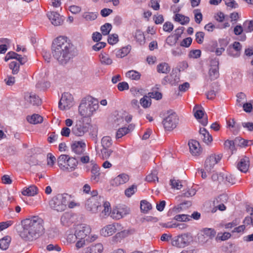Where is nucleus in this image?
<instances>
[{"mask_svg": "<svg viewBox=\"0 0 253 253\" xmlns=\"http://www.w3.org/2000/svg\"><path fill=\"white\" fill-rule=\"evenodd\" d=\"M74 49L73 44L66 37H58L53 41V57L61 64H66L76 55Z\"/></svg>", "mask_w": 253, "mask_h": 253, "instance_id": "obj_1", "label": "nucleus"}, {"mask_svg": "<svg viewBox=\"0 0 253 253\" xmlns=\"http://www.w3.org/2000/svg\"><path fill=\"white\" fill-rule=\"evenodd\" d=\"M43 223L42 219L38 216L22 220V230L20 236L26 241H33L38 238L43 232Z\"/></svg>", "mask_w": 253, "mask_h": 253, "instance_id": "obj_2", "label": "nucleus"}, {"mask_svg": "<svg viewBox=\"0 0 253 253\" xmlns=\"http://www.w3.org/2000/svg\"><path fill=\"white\" fill-rule=\"evenodd\" d=\"M98 108V101L91 96H87L81 100L79 106V113L84 119L91 116Z\"/></svg>", "mask_w": 253, "mask_h": 253, "instance_id": "obj_3", "label": "nucleus"}, {"mask_svg": "<svg viewBox=\"0 0 253 253\" xmlns=\"http://www.w3.org/2000/svg\"><path fill=\"white\" fill-rule=\"evenodd\" d=\"M71 197L66 193L58 194L49 201V205L52 209L57 211H62L66 209Z\"/></svg>", "mask_w": 253, "mask_h": 253, "instance_id": "obj_4", "label": "nucleus"}, {"mask_svg": "<svg viewBox=\"0 0 253 253\" xmlns=\"http://www.w3.org/2000/svg\"><path fill=\"white\" fill-rule=\"evenodd\" d=\"M95 150L98 156L103 160L109 159L113 162L120 158L119 154L109 148H101L100 150L98 147L95 146Z\"/></svg>", "mask_w": 253, "mask_h": 253, "instance_id": "obj_5", "label": "nucleus"}, {"mask_svg": "<svg viewBox=\"0 0 253 253\" xmlns=\"http://www.w3.org/2000/svg\"><path fill=\"white\" fill-rule=\"evenodd\" d=\"M192 240V236L188 233H184L172 238L171 243L177 248H184L189 245Z\"/></svg>", "mask_w": 253, "mask_h": 253, "instance_id": "obj_6", "label": "nucleus"}, {"mask_svg": "<svg viewBox=\"0 0 253 253\" xmlns=\"http://www.w3.org/2000/svg\"><path fill=\"white\" fill-rule=\"evenodd\" d=\"M168 114L164 119L163 124L166 130L170 131L176 127L179 119L176 114L174 112L169 111Z\"/></svg>", "mask_w": 253, "mask_h": 253, "instance_id": "obj_7", "label": "nucleus"}, {"mask_svg": "<svg viewBox=\"0 0 253 253\" xmlns=\"http://www.w3.org/2000/svg\"><path fill=\"white\" fill-rule=\"evenodd\" d=\"M104 198L99 196V197H93L88 198L85 203L86 209L92 212H96L101 208V205L104 203Z\"/></svg>", "mask_w": 253, "mask_h": 253, "instance_id": "obj_8", "label": "nucleus"}, {"mask_svg": "<svg viewBox=\"0 0 253 253\" xmlns=\"http://www.w3.org/2000/svg\"><path fill=\"white\" fill-rule=\"evenodd\" d=\"M123 229V226L121 223L115 222L103 227L101 230V234L104 237H108L117 231L122 230Z\"/></svg>", "mask_w": 253, "mask_h": 253, "instance_id": "obj_9", "label": "nucleus"}, {"mask_svg": "<svg viewBox=\"0 0 253 253\" xmlns=\"http://www.w3.org/2000/svg\"><path fill=\"white\" fill-rule=\"evenodd\" d=\"M58 105L61 110H64L70 109L73 105L72 95L68 92L63 93Z\"/></svg>", "mask_w": 253, "mask_h": 253, "instance_id": "obj_10", "label": "nucleus"}, {"mask_svg": "<svg viewBox=\"0 0 253 253\" xmlns=\"http://www.w3.org/2000/svg\"><path fill=\"white\" fill-rule=\"evenodd\" d=\"M88 124H84V120L82 118L78 121L72 128V132L76 136H83L88 129Z\"/></svg>", "mask_w": 253, "mask_h": 253, "instance_id": "obj_11", "label": "nucleus"}, {"mask_svg": "<svg viewBox=\"0 0 253 253\" xmlns=\"http://www.w3.org/2000/svg\"><path fill=\"white\" fill-rule=\"evenodd\" d=\"M75 232L78 239H85L91 232V228L85 224H78L75 227Z\"/></svg>", "mask_w": 253, "mask_h": 253, "instance_id": "obj_12", "label": "nucleus"}, {"mask_svg": "<svg viewBox=\"0 0 253 253\" xmlns=\"http://www.w3.org/2000/svg\"><path fill=\"white\" fill-rule=\"evenodd\" d=\"M216 234L213 228H205L201 231V234L198 236L199 241L202 243H206L209 239L214 237Z\"/></svg>", "mask_w": 253, "mask_h": 253, "instance_id": "obj_13", "label": "nucleus"}, {"mask_svg": "<svg viewBox=\"0 0 253 253\" xmlns=\"http://www.w3.org/2000/svg\"><path fill=\"white\" fill-rule=\"evenodd\" d=\"M211 66L209 71V75L211 80H214L218 78L219 74V60L214 58L211 61Z\"/></svg>", "mask_w": 253, "mask_h": 253, "instance_id": "obj_14", "label": "nucleus"}, {"mask_svg": "<svg viewBox=\"0 0 253 253\" xmlns=\"http://www.w3.org/2000/svg\"><path fill=\"white\" fill-rule=\"evenodd\" d=\"M221 157L220 155H212L209 156L206 159L205 164V168L207 171H211L213 167L220 160Z\"/></svg>", "mask_w": 253, "mask_h": 253, "instance_id": "obj_15", "label": "nucleus"}, {"mask_svg": "<svg viewBox=\"0 0 253 253\" xmlns=\"http://www.w3.org/2000/svg\"><path fill=\"white\" fill-rule=\"evenodd\" d=\"M195 117L200 120V123L204 126L208 124V118L204 116V111L201 107L195 106L193 109Z\"/></svg>", "mask_w": 253, "mask_h": 253, "instance_id": "obj_16", "label": "nucleus"}, {"mask_svg": "<svg viewBox=\"0 0 253 253\" xmlns=\"http://www.w3.org/2000/svg\"><path fill=\"white\" fill-rule=\"evenodd\" d=\"M112 237V241L114 243L120 242L121 240L127 237L129 235L133 234L134 232V230L131 229H124V228Z\"/></svg>", "mask_w": 253, "mask_h": 253, "instance_id": "obj_17", "label": "nucleus"}, {"mask_svg": "<svg viewBox=\"0 0 253 253\" xmlns=\"http://www.w3.org/2000/svg\"><path fill=\"white\" fill-rule=\"evenodd\" d=\"M46 15L51 23L56 26L61 25L63 22L62 17L56 12H48Z\"/></svg>", "mask_w": 253, "mask_h": 253, "instance_id": "obj_18", "label": "nucleus"}, {"mask_svg": "<svg viewBox=\"0 0 253 253\" xmlns=\"http://www.w3.org/2000/svg\"><path fill=\"white\" fill-rule=\"evenodd\" d=\"M250 166L249 158L246 156L241 157L237 164V168L241 172L246 173L248 171Z\"/></svg>", "mask_w": 253, "mask_h": 253, "instance_id": "obj_19", "label": "nucleus"}, {"mask_svg": "<svg viewBox=\"0 0 253 253\" xmlns=\"http://www.w3.org/2000/svg\"><path fill=\"white\" fill-rule=\"evenodd\" d=\"M129 176L125 173L118 175L111 181V185L113 186H118L127 182L129 180Z\"/></svg>", "mask_w": 253, "mask_h": 253, "instance_id": "obj_20", "label": "nucleus"}, {"mask_svg": "<svg viewBox=\"0 0 253 253\" xmlns=\"http://www.w3.org/2000/svg\"><path fill=\"white\" fill-rule=\"evenodd\" d=\"M24 99L33 105L39 106L42 103V101L39 96L35 94L27 92L25 94Z\"/></svg>", "mask_w": 253, "mask_h": 253, "instance_id": "obj_21", "label": "nucleus"}, {"mask_svg": "<svg viewBox=\"0 0 253 253\" xmlns=\"http://www.w3.org/2000/svg\"><path fill=\"white\" fill-rule=\"evenodd\" d=\"M85 144L82 141H75L71 145L73 152L76 154L81 155L84 151Z\"/></svg>", "mask_w": 253, "mask_h": 253, "instance_id": "obj_22", "label": "nucleus"}, {"mask_svg": "<svg viewBox=\"0 0 253 253\" xmlns=\"http://www.w3.org/2000/svg\"><path fill=\"white\" fill-rule=\"evenodd\" d=\"M103 246L102 244L98 243L92 245L85 248L83 253H102L103 251Z\"/></svg>", "mask_w": 253, "mask_h": 253, "instance_id": "obj_23", "label": "nucleus"}, {"mask_svg": "<svg viewBox=\"0 0 253 253\" xmlns=\"http://www.w3.org/2000/svg\"><path fill=\"white\" fill-rule=\"evenodd\" d=\"M189 149L191 153L193 156H198L201 153V148L199 143L194 140L189 141L188 143Z\"/></svg>", "mask_w": 253, "mask_h": 253, "instance_id": "obj_24", "label": "nucleus"}, {"mask_svg": "<svg viewBox=\"0 0 253 253\" xmlns=\"http://www.w3.org/2000/svg\"><path fill=\"white\" fill-rule=\"evenodd\" d=\"M74 221V218L72 213L65 212L61 217L62 224L65 226H69Z\"/></svg>", "mask_w": 253, "mask_h": 253, "instance_id": "obj_25", "label": "nucleus"}, {"mask_svg": "<svg viewBox=\"0 0 253 253\" xmlns=\"http://www.w3.org/2000/svg\"><path fill=\"white\" fill-rule=\"evenodd\" d=\"M100 168L97 165H94L91 169V180L93 182H98L100 178Z\"/></svg>", "mask_w": 253, "mask_h": 253, "instance_id": "obj_26", "label": "nucleus"}, {"mask_svg": "<svg viewBox=\"0 0 253 253\" xmlns=\"http://www.w3.org/2000/svg\"><path fill=\"white\" fill-rule=\"evenodd\" d=\"M199 133L201 139L205 143L209 144L212 142V136L205 128H201L199 130Z\"/></svg>", "mask_w": 253, "mask_h": 253, "instance_id": "obj_27", "label": "nucleus"}, {"mask_svg": "<svg viewBox=\"0 0 253 253\" xmlns=\"http://www.w3.org/2000/svg\"><path fill=\"white\" fill-rule=\"evenodd\" d=\"M233 48L236 51L235 53H233L230 51V49H227L228 55L234 57H238L240 55V52L242 50V45L238 42H235L233 44Z\"/></svg>", "mask_w": 253, "mask_h": 253, "instance_id": "obj_28", "label": "nucleus"}, {"mask_svg": "<svg viewBox=\"0 0 253 253\" xmlns=\"http://www.w3.org/2000/svg\"><path fill=\"white\" fill-rule=\"evenodd\" d=\"M69 158L67 155H61L57 159V164L61 169L63 171L67 170V162Z\"/></svg>", "mask_w": 253, "mask_h": 253, "instance_id": "obj_29", "label": "nucleus"}, {"mask_svg": "<svg viewBox=\"0 0 253 253\" xmlns=\"http://www.w3.org/2000/svg\"><path fill=\"white\" fill-rule=\"evenodd\" d=\"M126 213L123 208H115L111 212V216L113 219H120Z\"/></svg>", "mask_w": 253, "mask_h": 253, "instance_id": "obj_30", "label": "nucleus"}, {"mask_svg": "<svg viewBox=\"0 0 253 253\" xmlns=\"http://www.w3.org/2000/svg\"><path fill=\"white\" fill-rule=\"evenodd\" d=\"M38 188L35 185H31L23 189L22 194L24 196H33L37 194Z\"/></svg>", "mask_w": 253, "mask_h": 253, "instance_id": "obj_31", "label": "nucleus"}, {"mask_svg": "<svg viewBox=\"0 0 253 253\" xmlns=\"http://www.w3.org/2000/svg\"><path fill=\"white\" fill-rule=\"evenodd\" d=\"M78 164V161L75 157H70L69 156L67 162V170L66 171H73L77 167Z\"/></svg>", "mask_w": 253, "mask_h": 253, "instance_id": "obj_32", "label": "nucleus"}, {"mask_svg": "<svg viewBox=\"0 0 253 253\" xmlns=\"http://www.w3.org/2000/svg\"><path fill=\"white\" fill-rule=\"evenodd\" d=\"M27 120L30 124L35 125L42 123L43 121V118L41 116L35 114L31 116H27Z\"/></svg>", "mask_w": 253, "mask_h": 253, "instance_id": "obj_33", "label": "nucleus"}, {"mask_svg": "<svg viewBox=\"0 0 253 253\" xmlns=\"http://www.w3.org/2000/svg\"><path fill=\"white\" fill-rule=\"evenodd\" d=\"M99 57L100 61L102 64L105 65H110L113 63L112 59L106 53H101Z\"/></svg>", "mask_w": 253, "mask_h": 253, "instance_id": "obj_34", "label": "nucleus"}, {"mask_svg": "<svg viewBox=\"0 0 253 253\" xmlns=\"http://www.w3.org/2000/svg\"><path fill=\"white\" fill-rule=\"evenodd\" d=\"M10 43V40L6 38L0 39V54L5 53L7 50V46Z\"/></svg>", "mask_w": 253, "mask_h": 253, "instance_id": "obj_35", "label": "nucleus"}, {"mask_svg": "<svg viewBox=\"0 0 253 253\" xmlns=\"http://www.w3.org/2000/svg\"><path fill=\"white\" fill-rule=\"evenodd\" d=\"M130 46H127L118 49L116 52V55L118 58H123L128 54L130 52Z\"/></svg>", "mask_w": 253, "mask_h": 253, "instance_id": "obj_36", "label": "nucleus"}, {"mask_svg": "<svg viewBox=\"0 0 253 253\" xmlns=\"http://www.w3.org/2000/svg\"><path fill=\"white\" fill-rule=\"evenodd\" d=\"M157 71L159 73L167 74L170 70V67L167 63L164 62L159 64L157 66Z\"/></svg>", "mask_w": 253, "mask_h": 253, "instance_id": "obj_37", "label": "nucleus"}, {"mask_svg": "<svg viewBox=\"0 0 253 253\" xmlns=\"http://www.w3.org/2000/svg\"><path fill=\"white\" fill-rule=\"evenodd\" d=\"M174 20L175 21L179 22L181 25H186L188 24L190 21V19L188 17L180 14H176Z\"/></svg>", "mask_w": 253, "mask_h": 253, "instance_id": "obj_38", "label": "nucleus"}, {"mask_svg": "<svg viewBox=\"0 0 253 253\" xmlns=\"http://www.w3.org/2000/svg\"><path fill=\"white\" fill-rule=\"evenodd\" d=\"M11 238L9 236H5L0 240V249L2 250H6L8 249Z\"/></svg>", "mask_w": 253, "mask_h": 253, "instance_id": "obj_39", "label": "nucleus"}, {"mask_svg": "<svg viewBox=\"0 0 253 253\" xmlns=\"http://www.w3.org/2000/svg\"><path fill=\"white\" fill-rule=\"evenodd\" d=\"M112 145V140L110 136H104L101 139L102 148H109Z\"/></svg>", "mask_w": 253, "mask_h": 253, "instance_id": "obj_40", "label": "nucleus"}, {"mask_svg": "<svg viewBox=\"0 0 253 253\" xmlns=\"http://www.w3.org/2000/svg\"><path fill=\"white\" fill-rule=\"evenodd\" d=\"M126 76L132 80H139L141 77V74L135 70H130L126 72Z\"/></svg>", "mask_w": 253, "mask_h": 253, "instance_id": "obj_41", "label": "nucleus"}, {"mask_svg": "<svg viewBox=\"0 0 253 253\" xmlns=\"http://www.w3.org/2000/svg\"><path fill=\"white\" fill-rule=\"evenodd\" d=\"M152 209V206L150 203L146 200H142L140 202V209L141 211L144 212L146 213Z\"/></svg>", "mask_w": 253, "mask_h": 253, "instance_id": "obj_42", "label": "nucleus"}, {"mask_svg": "<svg viewBox=\"0 0 253 253\" xmlns=\"http://www.w3.org/2000/svg\"><path fill=\"white\" fill-rule=\"evenodd\" d=\"M140 103L143 108H148L151 104V99L149 96L145 95L140 100Z\"/></svg>", "mask_w": 253, "mask_h": 253, "instance_id": "obj_43", "label": "nucleus"}, {"mask_svg": "<svg viewBox=\"0 0 253 253\" xmlns=\"http://www.w3.org/2000/svg\"><path fill=\"white\" fill-rule=\"evenodd\" d=\"M134 38L137 42L140 44H142L145 42V37L142 31L139 30L136 31L134 35Z\"/></svg>", "mask_w": 253, "mask_h": 253, "instance_id": "obj_44", "label": "nucleus"}, {"mask_svg": "<svg viewBox=\"0 0 253 253\" xmlns=\"http://www.w3.org/2000/svg\"><path fill=\"white\" fill-rule=\"evenodd\" d=\"M173 219L178 221L186 222L190 220V217L188 214H180L174 216Z\"/></svg>", "mask_w": 253, "mask_h": 253, "instance_id": "obj_45", "label": "nucleus"}, {"mask_svg": "<svg viewBox=\"0 0 253 253\" xmlns=\"http://www.w3.org/2000/svg\"><path fill=\"white\" fill-rule=\"evenodd\" d=\"M244 30L246 33L253 31V20L246 21L243 23Z\"/></svg>", "mask_w": 253, "mask_h": 253, "instance_id": "obj_46", "label": "nucleus"}, {"mask_svg": "<svg viewBox=\"0 0 253 253\" xmlns=\"http://www.w3.org/2000/svg\"><path fill=\"white\" fill-rule=\"evenodd\" d=\"M112 27L111 24L108 23L102 25L100 28L102 35L104 36L108 35L111 30Z\"/></svg>", "mask_w": 253, "mask_h": 253, "instance_id": "obj_47", "label": "nucleus"}, {"mask_svg": "<svg viewBox=\"0 0 253 253\" xmlns=\"http://www.w3.org/2000/svg\"><path fill=\"white\" fill-rule=\"evenodd\" d=\"M146 180L150 182H155L156 181H158L157 171L154 170L147 175L146 177Z\"/></svg>", "mask_w": 253, "mask_h": 253, "instance_id": "obj_48", "label": "nucleus"}, {"mask_svg": "<svg viewBox=\"0 0 253 253\" xmlns=\"http://www.w3.org/2000/svg\"><path fill=\"white\" fill-rule=\"evenodd\" d=\"M137 191V186L135 185H132L130 187L126 189L125 191V194L127 197H130L133 194H134Z\"/></svg>", "mask_w": 253, "mask_h": 253, "instance_id": "obj_49", "label": "nucleus"}, {"mask_svg": "<svg viewBox=\"0 0 253 253\" xmlns=\"http://www.w3.org/2000/svg\"><path fill=\"white\" fill-rule=\"evenodd\" d=\"M103 210L102 211V214L103 215H107L111 214L110 204L108 202H104L102 203Z\"/></svg>", "mask_w": 253, "mask_h": 253, "instance_id": "obj_50", "label": "nucleus"}, {"mask_svg": "<svg viewBox=\"0 0 253 253\" xmlns=\"http://www.w3.org/2000/svg\"><path fill=\"white\" fill-rule=\"evenodd\" d=\"M9 68L11 70H12V72L13 74H17L19 71V65L16 61H12L10 63Z\"/></svg>", "mask_w": 253, "mask_h": 253, "instance_id": "obj_51", "label": "nucleus"}, {"mask_svg": "<svg viewBox=\"0 0 253 253\" xmlns=\"http://www.w3.org/2000/svg\"><path fill=\"white\" fill-rule=\"evenodd\" d=\"M211 179L213 181H218L219 183L224 181V174L217 173H213L211 175Z\"/></svg>", "mask_w": 253, "mask_h": 253, "instance_id": "obj_52", "label": "nucleus"}, {"mask_svg": "<svg viewBox=\"0 0 253 253\" xmlns=\"http://www.w3.org/2000/svg\"><path fill=\"white\" fill-rule=\"evenodd\" d=\"M235 181H236L235 178L231 174H224V179L223 182H224L225 183L234 184L235 183Z\"/></svg>", "mask_w": 253, "mask_h": 253, "instance_id": "obj_53", "label": "nucleus"}, {"mask_svg": "<svg viewBox=\"0 0 253 253\" xmlns=\"http://www.w3.org/2000/svg\"><path fill=\"white\" fill-rule=\"evenodd\" d=\"M83 17L87 21H92L96 19L97 15L93 12H85Z\"/></svg>", "mask_w": 253, "mask_h": 253, "instance_id": "obj_54", "label": "nucleus"}, {"mask_svg": "<svg viewBox=\"0 0 253 253\" xmlns=\"http://www.w3.org/2000/svg\"><path fill=\"white\" fill-rule=\"evenodd\" d=\"M129 131V129L127 127H122L118 129L116 133V138H120L124 135L127 134Z\"/></svg>", "mask_w": 253, "mask_h": 253, "instance_id": "obj_55", "label": "nucleus"}, {"mask_svg": "<svg viewBox=\"0 0 253 253\" xmlns=\"http://www.w3.org/2000/svg\"><path fill=\"white\" fill-rule=\"evenodd\" d=\"M217 46V43L216 41H211L206 45V49L210 52H214Z\"/></svg>", "mask_w": 253, "mask_h": 253, "instance_id": "obj_56", "label": "nucleus"}, {"mask_svg": "<svg viewBox=\"0 0 253 253\" xmlns=\"http://www.w3.org/2000/svg\"><path fill=\"white\" fill-rule=\"evenodd\" d=\"M119 41L118 36L117 34H114L110 35L108 37V42L110 44H114Z\"/></svg>", "mask_w": 253, "mask_h": 253, "instance_id": "obj_57", "label": "nucleus"}, {"mask_svg": "<svg viewBox=\"0 0 253 253\" xmlns=\"http://www.w3.org/2000/svg\"><path fill=\"white\" fill-rule=\"evenodd\" d=\"M161 0H150V6L155 10H158L160 9V2Z\"/></svg>", "mask_w": 253, "mask_h": 253, "instance_id": "obj_58", "label": "nucleus"}, {"mask_svg": "<svg viewBox=\"0 0 253 253\" xmlns=\"http://www.w3.org/2000/svg\"><path fill=\"white\" fill-rule=\"evenodd\" d=\"M106 45V43L104 42H97L95 44L92 46V48L93 50L98 51L102 48H104Z\"/></svg>", "mask_w": 253, "mask_h": 253, "instance_id": "obj_59", "label": "nucleus"}, {"mask_svg": "<svg viewBox=\"0 0 253 253\" xmlns=\"http://www.w3.org/2000/svg\"><path fill=\"white\" fill-rule=\"evenodd\" d=\"M56 161L55 157L51 154L48 153L47 155V164L48 166H52Z\"/></svg>", "mask_w": 253, "mask_h": 253, "instance_id": "obj_60", "label": "nucleus"}, {"mask_svg": "<svg viewBox=\"0 0 253 253\" xmlns=\"http://www.w3.org/2000/svg\"><path fill=\"white\" fill-rule=\"evenodd\" d=\"M66 239L68 243H75L78 239L77 238V236L75 232L74 234L72 233L68 234Z\"/></svg>", "mask_w": 253, "mask_h": 253, "instance_id": "obj_61", "label": "nucleus"}, {"mask_svg": "<svg viewBox=\"0 0 253 253\" xmlns=\"http://www.w3.org/2000/svg\"><path fill=\"white\" fill-rule=\"evenodd\" d=\"M201 51L199 49L193 50L190 51L189 56L191 58H197L201 56Z\"/></svg>", "mask_w": 253, "mask_h": 253, "instance_id": "obj_62", "label": "nucleus"}, {"mask_svg": "<svg viewBox=\"0 0 253 253\" xmlns=\"http://www.w3.org/2000/svg\"><path fill=\"white\" fill-rule=\"evenodd\" d=\"M195 36H196V40L198 43L201 44L203 42V40H204V36H205V34L204 32H197Z\"/></svg>", "mask_w": 253, "mask_h": 253, "instance_id": "obj_63", "label": "nucleus"}, {"mask_svg": "<svg viewBox=\"0 0 253 253\" xmlns=\"http://www.w3.org/2000/svg\"><path fill=\"white\" fill-rule=\"evenodd\" d=\"M192 42V39L191 37H188L183 39L180 43V45L181 46H184L186 47H189Z\"/></svg>", "mask_w": 253, "mask_h": 253, "instance_id": "obj_64", "label": "nucleus"}]
</instances>
